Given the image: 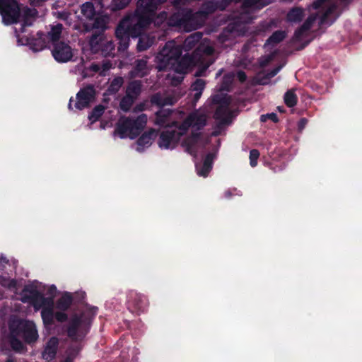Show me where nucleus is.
<instances>
[{
	"instance_id": "nucleus-57",
	"label": "nucleus",
	"mask_w": 362,
	"mask_h": 362,
	"mask_svg": "<svg viewBox=\"0 0 362 362\" xmlns=\"http://www.w3.org/2000/svg\"><path fill=\"white\" fill-rule=\"evenodd\" d=\"M52 14L58 19L67 21L69 18V13L65 11H52Z\"/></svg>"
},
{
	"instance_id": "nucleus-11",
	"label": "nucleus",
	"mask_w": 362,
	"mask_h": 362,
	"mask_svg": "<svg viewBox=\"0 0 362 362\" xmlns=\"http://www.w3.org/2000/svg\"><path fill=\"white\" fill-rule=\"evenodd\" d=\"M182 49L178 45L168 42L158 53L159 59L167 64H174L182 56Z\"/></svg>"
},
{
	"instance_id": "nucleus-46",
	"label": "nucleus",
	"mask_w": 362,
	"mask_h": 362,
	"mask_svg": "<svg viewBox=\"0 0 362 362\" xmlns=\"http://www.w3.org/2000/svg\"><path fill=\"white\" fill-rule=\"evenodd\" d=\"M35 298L33 299V306L35 310L41 308V317L43 322L45 324V308L42 306L44 303L43 296H33Z\"/></svg>"
},
{
	"instance_id": "nucleus-25",
	"label": "nucleus",
	"mask_w": 362,
	"mask_h": 362,
	"mask_svg": "<svg viewBox=\"0 0 362 362\" xmlns=\"http://www.w3.org/2000/svg\"><path fill=\"white\" fill-rule=\"evenodd\" d=\"M134 77L142 78L148 74L147 61L144 59H136L131 71Z\"/></svg>"
},
{
	"instance_id": "nucleus-33",
	"label": "nucleus",
	"mask_w": 362,
	"mask_h": 362,
	"mask_svg": "<svg viewBox=\"0 0 362 362\" xmlns=\"http://www.w3.org/2000/svg\"><path fill=\"white\" fill-rule=\"evenodd\" d=\"M202 136V133L192 131L189 136L183 141L187 150L190 151L199 142Z\"/></svg>"
},
{
	"instance_id": "nucleus-61",
	"label": "nucleus",
	"mask_w": 362,
	"mask_h": 362,
	"mask_svg": "<svg viewBox=\"0 0 362 362\" xmlns=\"http://www.w3.org/2000/svg\"><path fill=\"white\" fill-rule=\"evenodd\" d=\"M176 102V99L173 96L164 97L163 107L165 105H173Z\"/></svg>"
},
{
	"instance_id": "nucleus-31",
	"label": "nucleus",
	"mask_w": 362,
	"mask_h": 362,
	"mask_svg": "<svg viewBox=\"0 0 362 362\" xmlns=\"http://www.w3.org/2000/svg\"><path fill=\"white\" fill-rule=\"evenodd\" d=\"M59 342V339L57 337H52L47 341V358H49L52 360L56 357Z\"/></svg>"
},
{
	"instance_id": "nucleus-10",
	"label": "nucleus",
	"mask_w": 362,
	"mask_h": 362,
	"mask_svg": "<svg viewBox=\"0 0 362 362\" xmlns=\"http://www.w3.org/2000/svg\"><path fill=\"white\" fill-rule=\"evenodd\" d=\"M213 103L218 105L214 115V119L219 120L221 124H227L229 122V105L230 104V98L227 95L220 96L216 95L213 98Z\"/></svg>"
},
{
	"instance_id": "nucleus-23",
	"label": "nucleus",
	"mask_w": 362,
	"mask_h": 362,
	"mask_svg": "<svg viewBox=\"0 0 362 362\" xmlns=\"http://www.w3.org/2000/svg\"><path fill=\"white\" fill-rule=\"evenodd\" d=\"M203 34L201 32H196L189 35L183 42V49L185 51H189L196 48L199 45L204 44L201 42Z\"/></svg>"
},
{
	"instance_id": "nucleus-60",
	"label": "nucleus",
	"mask_w": 362,
	"mask_h": 362,
	"mask_svg": "<svg viewBox=\"0 0 362 362\" xmlns=\"http://www.w3.org/2000/svg\"><path fill=\"white\" fill-rule=\"evenodd\" d=\"M37 13L36 10L35 9H31L28 7H25L24 9H23V18H30L31 17H33L34 15Z\"/></svg>"
},
{
	"instance_id": "nucleus-16",
	"label": "nucleus",
	"mask_w": 362,
	"mask_h": 362,
	"mask_svg": "<svg viewBox=\"0 0 362 362\" xmlns=\"http://www.w3.org/2000/svg\"><path fill=\"white\" fill-rule=\"evenodd\" d=\"M173 112V110L169 108H161L158 110L155 114V124L159 127L172 128L170 116Z\"/></svg>"
},
{
	"instance_id": "nucleus-14",
	"label": "nucleus",
	"mask_w": 362,
	"mask_h": 362,
	"mask_svg": "<svg viewBox=\"0 0 362 362\" xmlns=\"http://www.w3.org/2000/svg\"><path fill=\"white\" fill-rule=\"evenodd\" d=\"M179 136L176 135V130L168 128L163 130L159 136L158 144L160 148H173L179 143Z\"/></svg>"
},
{
	"instance_id": "nucleus-26",
	"label": "nucleus",
	"mask_w": 362,
	"mask_h": 362,
	"mask_svg": "<svg viewBox=\"0 0 362 362\" xmlns=\"http://www.w3.org/2000/svg\"><path fill=\"white\" fill-rule=\"evenodd\" d=\"M62 29L63 25L62 23H58L54 25H52L50 31L47 32V38L50 40V42H47V45H52V43L60 42L59 39L61 37Z\"/></svg>"
},
{
	"instance_id": "nucleus-52",
	"label": "nucleus",
	"mask_w": 362,
	"mask_h": 362,
	"mask_svg": "<svg viewBox=\"0 0 362 362\" xmlns=\"http://www.w3.org/2000/svg\"><path fill=\"white\" fill-rule=\"evenodd\" d=\"M316 18H317L316 14L310 15L307 18V19L304 21V23L301 25L302 28L305 29L307 31H308L313 26L315 21H316Z\"/></svg>"
},
{
	"instance_id": "nucleus-58",
	"label": "nucleus",
	"mask_w": 362,
	"mask_h": 362,
	"mask_svg": "<svg viewBox=\"0 0 362 362\" xmlns=\"http://www.w3.org/2000/svg\"><path fill=\"white\" fill-rule=\"evenodd\" d=\"M54 315L55 320L59 322H64L68 320V315L65 311H56Z\"/></svg>"
},
{
	"instance_id": "nucleus-4",
	"label": "nucleus",
	"mask_w": 362,
	"mask_h": 362,
	"mask_svg": "<svg viewBox=\"0 0 362 362\" xmlns=\"http://www.w3.org/2000/svg\"><path fill=\"white\" fill-rule=\"evenodd\" d=\"M217 10H219V6L216 0H206L197 11L194 12L193 10L187 11L184 15L185 19L189 21L187 32L204 26L209 16Z\"/></svg>"
},
{
	"instance_id": "nucleus-63",
	"label": "nucleus",
	"mask_w": 362,
	"mask_h": 362,
	"mask_svg": "<svg viewBox=\"0 0 362 362\" xmlns=\"http://www.w3.org/2000/svg\"><path fill=\"white\" fill-rule=\"evenodd\" d=\"M237 78L240 83H245L247 80V75L245 71L240 70L237 72Z\"/></svg>"
},
{
	"instance_id": "nucleus-21",
	"label": "nucleus",
	"mask_w": 362,
	"mask_h": 362,
	"mask_svg": "<svg viewBox=\"0 0 362 362\" xmlns=\"http://www.w3.org/2000/svg\"><path fill=\"white\" fill-rule=\"evenodd\" d=\"M214 159V154L212 153H209L205 156L203 164L202 165H196V169L197 171V174L199 176L207 177L209 173L212 169L213 161Z\"/></svg>"
},
{
	"instance_id": "nucleus-43",
	"label": "nucleus",
	"mask_w": 362,
	"mask_h": 362,
	"mask_svg": "<svg viewBox=\"0 0 362 362\" xmlns=\"http://www.w3.org/2000/svg\"><path fill=\"white\" fill-rule=\"evenodd\" d=\"M132 0H112L109 6L110 11L115 12L125 8Z\"/></svg>"
},
{
	"instance_id": "nucleus-6",
	"label": "nucleus",
	"mask_w": 362,
	"mask_h": 362,
	"mask_svg": "<svg viewBox=\"0 0 362 362\" xmlns=\"http://www.w3.org/2000/svg\"><path fill=\"white\" fill-rule=\"evenodd\" d=\"M91 49L95 52L107 57H114L115 45L114 42L107 40L103 33H93L89 41Z\"/></svg>"
},
{
	"instance_id": "nucleus-55",
	"label": "nucleus",
	"mask_w": 362,
	"mask_h": 362,
	"mask_svg": "<svg viewBox=\"0 0 362 362\" xmlns=\"http://www.w3.org/2000/svg\"><path fill=\"white\" fill-rule=\"evenodd\" d=\"M219 6V11H224L232 3H238L242 0H216Z\"/></svg>"
},
{
	"instance_id": "nucleus-20",
	"label": "nucleus",
	"mask_w": 362,
	"mask_h": 362,
	"mask_svg": "<svg viewBox=\"0 0 362 362\" xmlns=\"http://www.w3.org/2000/svg\"><path fill=\"white\" fill-rule=\"evenodd\" d=\"M18 266V260L14 258L8 259L3 254L0 255V271L7 275L16 272Z\"/></svg>"
},
{
	"instance_id": "nucleus-7",
	"label": "nucleus",
	"mask_w": 362,
	"mask_h": 362,
	"mask_svg": "<svg viewBox=\"0 0 362 362\" xmlns=\"http://www.w3.org/2000/svg\"><path fill=\"white\" fill-rule=\"evenodd\" d=\"M97 310L98 308L96 307H93L90 310L84 312L81 315H74L67 328L68 336L70 338H75L77 336L79 327L82 324H90L91 320L95 316Z\"/></svg>"
},
{
	"instance_id": "nucleus-56",
	"label": "nucleus",
	"mask_w": 362,
	"mask_h": 362,
	"mask_svg": "<svg viewBox=\"0 0 362 362\" xmlns=\"http://www.w3.org/2000/svg\"><path fill=\"white\" fill-rule=\"evenodd\" d=\"M205 60L203 62L202 64H199L198 66H200V67L197 70V71L194 74V76L197 77L203 76L204 75V73L206 72V69L209 67L210 64L209 63H204Z\"/></svg>"
},
{
	"instance_id": "nucleus-2",
	"label": "nucleus",
	"mask_w": 362,
	"mask_h": 362,
	"mask_svg": "<svg viewBox=\"0 0 362 362\" xmlns=\"http://www.w3.org/2000/svg\"><path fill=\"white\" fill-rule=\"evenodd\" d=\"M146 123L147 116L145 114H141L136 118L121 117L116 124L114 134L121 139L129 137L134 139L141 134Z\"/></svg>"
},
{
	"instance_id": "nucleus-27",
	"label": "nucleus",
	"mask_w": 362,
	"mask_h": 362,
	"mask_svg": "<svg viewBox=\"0 0 362 362\" xmlns=\"http://www.w3.org/2000/svg\"><path fill=\"white\" fill-rule=\"evenodd\" d=\"M142 90V83L139 80H134L129 82L126 88V95L132 96L136 100L140 95Z\"/></svg>"
},
{
	"instance_id": "nucleus-5",
	"label": "nucleus",
	"mask_w": 362,
	"mask_h": 362,
	"mask_svg": "<svg viewBox=\"0 0 362 362\" xmlns=\"http://www.w3.org/2000/svg\"><path fill=\"white\" fill-rule=\"evenodd\" d=\"M170 4L173 6L175 11L170 15L168 18V24L170 26L177 27L182 28L187 31L189 21H187L184 15L189 11H192L189 7V0H170Z\"/></svg>"
},
{
	"instance_id": "nucleus-42",
	"label": "nucleus",
	"mask_w": 362,
	"mask_h": 362,
	"mask_svg": "<svg viewBox=\"0 0 362 362\" xmlns=\"http://www.w3.org/2000/svg\"><path fill=\"white\" fill-rule=\"evenodd\" d=\"M55 296H49V297H47V329L48 326L52 324L53 317H54L52 310V304Z\"/></svg>"
},
{
	"instance_id": "nucleus-40",
	"label": "nucleus",
	"mask_w": 362,
	"mask_h": 362,
	"mask_svg": "<svg viewBox=\"0 0 362 362\" xmlns=\"http://www.w3.org/2000/svg\"><path fill=\"white\" fill-rule=\"evenodd\" d=\"M284 103L288 107H293L297 105L298 97L293 89L288 90L284 97Z\"/></svg>"
},
{
	"instance_id": "nucleus-22",
	"label": "nucleus",
	"mask_w": 362,
	"mask_h": 362,
	"mask_svg": "<svg viewBox=\"0 0 362 362\" xmlns=\"http://www.w3.org/2000/svg\"><path fill=\"white\" fill-rule=\"evenodd\" d=\"M305 16V10L301 7H293L287 13L286 20L290 23H300Z\"/></svg>"
},
{
	"instance_id": "nucleus-38",
	"label": "nucleus",
	"mask_w": 362,
	"mask_h": 362,
	"mask_svg": "<svg viewBox=\"0 0 362 362\" xmlns=\"http://www.w3.org/2000/svg\"><path fill=\"white\" fill-rule=\"evenodd\" d=\"M74 296H61V298L56 303V308L62 310H67L74 300Z\"/></svg>"
},
{
	"instance_id": "nucleus-35",
	"label": "nucleus",
	"mask_w": 362,
	"mask_h": 362,
	"mask_svg": "<svg viewBox=\"0 0 362 362\" xmlns=\"http://www.w3.org/2000/svg\"><path fill=\"white\" fill-rule=\"evenodd\" d=\"M136 22L143 28H147L153 21L154 17L135 11Z\"/></svg>"
},
{
	"instance_id": "nucleus-15",
	"label": "nucleus",
	"mask_w": 362,
	"mask_h": 362,
	"mask_svg": "<svg viewBox=\"0 0 362 362\" xmlns=\"http://www.w3.org/2000/svg\"><path fill=\"white\" fill-rule=\"evenodd\" d=\"M148 305L147 299L144 296H129L127 300V308L132 313L144 312Z\"/></svg>"
},
{
	"instance_id": "nucleus-12",
	"label": "nucleus",
	"mask_w": 362,
	"mask_h": 362,
	"mask_svg": "<svg viewBox=\"0 0 362 362\" xmlns=\"http://www.w3.org/2000/svg\"><path fill=\"white\" fill-rule=\"evenodd\" d=\"M95 96V89L93 85H88L76 94V101L75 102V107L81 110L90 106V103L94 100Z\"/></svg>"
},
{
	"instance_id": "nucleus-36",
	"label": "nucleus",
	"mask_w": 362,
	"mask_h": 362,
	"mask_svg": "<svg viewBox=\"0 0 362 362\" xmlns=\"http://www.w3.org/2000/svg\"><path fill=\"white\" fill-rule=\"evenodd\" d=\"M40 35L39 38H32L28 40V45L33 52H38L45 48V40L42 37V33H37Z\"/></svg>"
},
{
	"instance_id": "nucleus-53",
	"label": "nucleus",
	"mask_w": 362,
	"mask_h": 362,
	"mask_svg": "<svg viewBox=\"0 0 362 362\" xmlns=\"http://www.w3.org/2000/svg\"><path fill=\"white\" fill-rule=\"evenodd\" d=\"M206 83L203 79L197 78L192 85L194 91L202 92L205 88Z\"/></svg>"
},
{
	"instance_id": "nucleus-8",
	"label": "nucleus",
	"mask_w": 362,
	"mask_h": 362,
	"mask_svg": "<svg viewBox=\"0 0 362 362\" xmlns=\"http://www.w3.org/2000/svg\"><path fill=\"white\" fill-rule=\"evenodd\" d=\"M0 14L5 25H9L17 23L21 17L19 4L16 0H7L3 7L0 8Z\"/></svg>"
},
{
	"instance_id": "nucleus-17",
	"label": "nucleus",
	"mask_w": 362,
	"mask_h": 362,
	"mask_svg": "<svg viewBox=\"0 0 362 362\" xmlns=\"http://www.w3.org/2000/svg\"><path fill=\"white\" fill-rule=\"evenodd\" d=\"M157 136V132L154 129H151L148 131L144 132L137 139L136 150L139 152L144 151L145 147H148L151 145L152 141Z\"/></svg>"
},
{
	"instance_id": "nucleus-18",
	"label": "nucleus",
	"mask_w": 362,
	"mask_h": 362,
	"mask_svg": "<svg viewBox=\"0 0 362 362\" xmlns=\"http://www.w3.org/2000/svg\"><path fill=\"white\" fill-rule=\"evenodd\" d=\"M91 21L92 28L95 30L93 33L104 34V31L107 28L110 17L107 15L97 13Z\"/></svg>"
},
{
	"instance_id": "nucleus-59",
	"label": "nucleus",
	"mask_w": 362,
	"mask_h": 362,
	"mask_svg": "<svg viewBox=\"0 0 362 362\" xmlns=\"http://www.w3.org/2000/svg\"><path fill=\"white\" fill-rule=\"evenodd\" d=\"M261 0H244L242 6L244 10L252 8Z\"/></svg>"
},
{
	"instance_id": "nucleus-32",
	"label": "nucleus",
	"mask_w": 362,
	"mask_h": 362,
	"mask_svg": "<svg viewBox=\"0 0 362 362\" xmlns=\"http://www.w3.org/2000/svg\"><path fill=\"white\" fill-rule=\"evenodd\" d=\"M81 13L84 18L89 21L94 18L97 14L95 6L90 1H86L81 6Z\"/></svg>"
},
{
	"instance_id": "nucleus-24",
	"label": "nucleus",
	"mask_w": 362,
	"mask_h": 362,
	"mask_svg": "<svg viewBox=\"0 0 362 362\" xmlns=\"http://www.w3.org/2000/svg\"><path fill=\"white\" fill-rule=\"evenodd\" d=\"M187 117L189 122L192 123L191 127L196 129L197 131L202 130L206 124V117L204 114L192 112Z\"/></svg>"
},
{
	"instance_id": "nucleus-50",
	"label": "nucleus",
	"mask_w": 362,
	"mask_h": 362,
	"mask_svg": "<svg viewBox=\"0 0 362 362\" xmlns=\"http://www.w3.org/2000/svg\"><path fill=\"white\" fill-rule=\"evenodd\" d=\"M151 47V42L148 40H146L145 37H140L137 43V49L139 51H144Z\"/></svg>"
},
{
	"instance_id": "nucleus-3",
	"label": "nucleus",
	"mask_w": 362,
	"mask_h": 362,
	"mask_svg": "<svg viewBox=\"0 0 362 362\" xmlns=\"http://www.w3.org/2000/svg\"><path fill=\"white\" fill-rule=\"evenodd\" d=\"M214 52L212 46L208 44L199 45L191 54H186L177 62L176 71L186 73L192 68L202 64L206 57L211 56Z\"/></svg>"
},
{
	"instance_id": "nucleus-44",
	"label": "nucleus",
	"mask_w": 362,
	"mask_h": 362,
	"mask_svg": "<svg viewBox=\"0 0 362 362\" xmlns=\"http://www.w3.org/2000/svg\"><path fill=\"white\" fill-rule=\"evenodd\" d=\"M105 111V107L103 105H96L90 112L88 115V119L92 122L98 121L100 117L103 115Z\"/></svg>"
},
{
	"instance_id": "nucleus-64",
	"label": "nucleus",
	"mask_w": 362,
	"mask_h": 362,
	"mask_svg": "<svg viewBox=\"0 0 362 362\" xmlns=\"http://www.w3.org/2000/svg\"><path fill=\"white\" fill-rule=\"evenodd\" d=\"M308 119L305 117H302L298 122V129L300 132H301L307 125Z\"/></svg>"
},
{
	"instance_id": "nucleus-28",
	"label": "nucleus",
	"mask_w": 362,
	"mask_h": 362,
	"mask_svg": "<svg viewBox=\"0 0 362 362\" xmlns=\"http://www.w3.org/2000/svg\"><path fill=\"white\" fill-rule=\"evenodd\" d=\"M287 33L284 30H276L274 31L272 35L266 40L264 47H267L268 46L274 47L277 45L279 43L282 42L286 37Z\"/></svg>"
},
{
	"instance_id": "nucleus-48",
	"label": "nucleus",
	"mask_w": 362,
	"mask_h": 362,
	"mask_svg": "<svg viewBox=\"0 0 362 362\" xmlns=\"http://www.w3.org/2000/svg\"><path fill=\"white\" fill-rule=\"evenodd\" d=\"M47 294H86V292L80 290L74 292L64 291L61 293L57 291V287L54 285H51L49 287H47Z\"/></svg>"
},
{
	"instance_id": "nucleus-1",
	"label": "nucleus",
	"mask_w": 362,
	"mask_h": 362,
	"mask_svg": "<svg viewBox=\"0 0 362 362\" xmlns=\"http://www.w3.org/2000/svg\"><path fill=\"white\" fill-rule=\"evenodd\" d=\"M9 329L11 346L18 351H21L23 349V339L28 343H30L37 338L35 325L30 321L13 317L10 320Z\"/></svg>"
},
{
	"instance_id": "nucleus-54",
	"label": "nucleus",
	"mask_w": 362,
	"mask_h": 362,
	"mask_svg": "<svg viewBox=\"0 0 362 362\" xmlns=\"http://www.w3.org/2000/svg\"><path fill=\"white\" fill-rule=\"evenodd\" d=\"M268 119L272 120L273 122L276 123L279 122L278 116L276 113L272 112L266 115H262L260 117V121L262 122H267Z\"/></svg>"
},
{
	"instance_id": "nucleus-19",
	"label": "nucleus",
	"mask_w": 362,
	"mask_h": 362,
	"mask_svg": "<svg viewBox=\"0 0 362 362\" xmlns=\"http://www.w3.org/2000/svg\"><path fill=\"white\" fill-rule=\"evenodd\" d=\"M158 9V8L152 0H139L136 11L155 17Z\"/></svg>"
},
{
	"instance_id": "nucleus-41",
	"label": "nucleus",
	"mask_w": 362,
	"mask_h": 362,
	"mask_svg": "<svg viewBox=\"0 0 362 362\" xmlns=\"http://www.w3.org/2000/svg\"><path fill=\"white\" fill-rule=\"evenodd\" d=\"M334 11H335V6H331L328 7L320 18V22H319L320 25H332L334 23V19L329 21V18L331 15H332L334 13Z\"/></svg>"
},
{
	"instance_id": "nucleus-34",
	"label": "nucleus",
	"mask_w": 362,
	"mask_h": 362,
	"mask_svg": "<svg viewBox=\"0 0 362 362\" xmlns=\"http://www.w3.org/2000/svg\"><path fill=\"white\" fill-rule=\"evenodd\" d=\"M41 286L42 284L37 280L30 281L25 285L23 294H43L40 291Z\"/></svg>"
},
{
	"instance_id": "nucleus-45",
	"label": "nucleus",
	"mask_w": 362,
	"mask_h": 362,
	"mask_svg": "<svg viewBox=\"0 0 362 362\" xmlns=\"http://www.w3.org/2000/svg\"><path fill=\"white\" fill-rule=\"evenodd\" d=\"M135 99L133 98L132 96H129V95H126L121 99L119 102V107L124 112H128L134 103L135 102Z\"/></svg>"
},
{
	"instance_id": "nucleus-30",
	"label": "nucleus",
	"mask_w": 362,
	"mask_h": 362,
	"mask_svg": "<svg viewBox=\"0 0 362 362\" xmlns=\"http://www.w3.org/2000/svg\"><path fill=\"white\" fill-rule=\"evenodd\" d=\"M191 126L192 123L189 122L187 117L182 123L175 121L172 122V128L175 127L174 129L176 130V135L179 136L180 139L187 132Z\"/></svg>"
},
{
	"instance_id": "nucleus-13",
	"label": "nucleus",
	"mask_w": 362,
	"mask_h": 362,
	"mask_svg": "<svg viewBox=\"0 0 362 362\" xmlns=\"http://www.w3.org/2000/svg\"><path fill=\"white\" fill-rule=\"evenodd\" d=\"M129 18L122 19L115 30V37L118 41L119 52L126 51L129 46L130 35L128 28Z\"/></svg>"
},
{
	"instance_id": "nucleus-62",
	"label": "nucleus",
	"mask_w": 362,
	"mask_h": 362,
	"mask_svg": "<svg viewBox=\"0 0 362 362\" xmlns=\"http://www.w3.org/2000/svg\"><path fill=\"white\" fill-rule=\"evenodd\" d=\"M238 25L236 23H229L225 29V31L233 33L238 31Z\"/></svg>"
},
{
	"instance_id": "nucleus-9",
	"label": "nucleus",
	"mask_w": 362,
	"mask_h": 362,
	"mask_svg": "<svg viewBox=\"0 0 362 362\" xmlns=\"http://www.w3.org/2000/svg\"><path fill=\"white\" fill-rule=\"evenodd\" d=\"M47 49H51L52 57L58 62H67L73 57L71 47L63 41L52 43V45H47Z\"/></svg>"
},
{
	"instance_id": "nucleus-37",
	"label": "nucleus",
	"mask_w": 362,
	"mask_h": 362,
	"mask_svg": "<svg viewBox=\"0 0 362 362\" xmlns=\"http://www.w3.org/2000/svg\"><path fill=\"white\" fill-rule=\"evenodd\" d=\"M124 83V78L122 76H117L112 79L110 82V86L107 88V93L108 95L116 94L122 86Z\"/></svg>"
},
{
	"instance_id": "nucleus-51",
	"label": "nucleus",
	"mask_w": 362,
	"mask_h": 362,
	"mask_svg": "<svg viewBox=\"0 0 362 362\" xmlns=\"http://www.w3.org/2000/svg\"><path fill=\"white\" fill-rule=\"evenodd\" d=\"M259 155V151L257 149H252L250 151V164L252 168L257 166Z\"/></svg>"
},
{
	"instance_id": "nucleus-39",
	"label": "nucleus",
	"mask_w": 362,
	"mask_h": 362,
	"mask_svg": "<svg viewBox=\"0 0 362 362\" xmlns=\"http://www.w3.org/2000/svg\"><path fill=\"white\" fill-rule=\"evenodd\" d=\"M128 28L130 37L134 38L141 37L142 33L145 30V29L139 25L136 22L132 23L129 18L128 23Z\"/></svg>"
},
{
	"instance_id": "nucleus-29",
	"label": "nucleus",
	"mask_w": 362,
	"mask_h": 362,
	"mask_svg": "<svg viewBox=\"0 0 362 362\" xmlns=\"http://www.w3.org/2000/svg\"><path fill=\"white\" fill-rule=\"evenodd\" d=\"M0 285L7 290L13 292V294H19L18 290L19 285L15 279H11L9 276L0 275Z\"/></svg>"
},
{
	"instance_id": "nucleus-49",
	"label": "nucleus",
	"mask_w": 362,
	"mask_h": 362,
	"mask_svg": "<svg viewBox=\"0 0 362 362\" xmlns=\"http://www.w3.org/2000/svg\"><path fill=\"white\" fill-rule=\"evenodd\" d=\"M280 67L275 68L271 70L269 73L264 75L261 78H259L258 83L260 85H264L267 83V81H269L272 77L275 76L277 73L279 71Z\"/></svg>"
},
{
	"instance_id": "nucleus-47",
	"label": "nucleus",
	"mask_w": 362,
	"mask_h": 362,
	"mask_svg": "<svg viewBox=\"0 0 362 362\" xmlns=\"http://www.w3.org/2000/svg\"><path fill=\"white\" fill-rule=\"evenodd\" d=\"M150 102L153 105H156L160 109L163 108L164 97L160 93H156L151 96Z\"/></svg>"
}]
</instances>
